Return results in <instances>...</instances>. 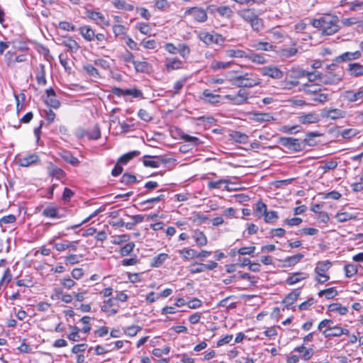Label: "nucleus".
I'll list each match as a JSON object with an SVG mask.
<instances>
[{
    "label": "nucleus",
    "instance_id": "1",
    "mask_svg": "<svg viewBox=\"0 0 363 363\" xmlns=\"http://www.w3.org/2000/svg\"><path fill=\"white\" fill-rule=\"evenodd\" d=\"M338 18L336 16L327 14L312 21L314 28H320L325 35H333L339 30Z\"/></svg>",
    "mask_w": 363,
    "mask_h": 363
},
{
    "label": "nucleus",
    "instance_id": "2",
    "mask_svg": "<svg viewBox=\"0 0 363 363\" xmlns=\"http://www.w3.org/2000/svg\"><path fill=\"white\" fill-rule=\"evenodd\" d=\"M233 84L238 87L252 88L262 83L261 79L254 73H244L235 76L233 79Z\"/></svg>",
    "mask_w": 363,
    "mask_h": 363
},
{
    "label": "nucleus",
    "instance_id": "3",
    "mask_svg": "<svg viewBox=\"0 0 363 363\" xmlns=\"http://www.w3.org/2000/svg\"><path fill=\"white\" fill-rule=\"evenodd\" d=\"M199 39L206 45H216L220 47L224 46L225 38L217 33H208L204 30L198 33Z\"/></svg>",
    "mask_w": 363,
    "mask_h": 363
},
{
    "label": "nucleus",
    "instance_id": "4",
    "mask_svg": "<svg viewBox=\"0 0 363 363\" xmlns=\"http://www.w3.org/2000/svg\"><path fill=\"white\" fill-rule=\"evenodd\" d=\"M332 267V263L328 261L318 262L315 268V272L316 274V278L318 282L325 283L329 279V276L327 274V272Z\"/></svg>",
    "mask_w": 363,
    "mask_h": 363
},
{
    "label": "nucleus",
    "instance_id": "5",
    "mask_svg": "<svg viewBox=\"0 0 363 363\" xmlns=\"http://www.w3.org/2000/svg\"><path fill=\"white\" fill-rule=\"evenodd\" d=\"M279 143L286 148L292 151L298 152L303 149L302 143L300 142V140L297 138L281 137L279 138Z\"/></svg>",
    "mask_w": 363,
    "mask_h": 363
},
{
    "label": "nucleus",
    "instance_id": "6",
    "mask_svg": "<svg viewBox=\"0 0 363 363\" xmlns=\"http://www.w3.org/2000/svg\"><path fill=\"white\" fill-rule=\"evenodd\" d=\"M260 73L264 77H268L274 79H280L283 77V72L277 66H265L259 69Z\"/></svg>",
    "mask_w": 363,
    "mask_h": 363
},
{
    "label": "nucleus",
    "instance_id": "7",
    "mask_svg": "<svg viewBox=\"0 0 363 363\" xmlns=\"http://www.w3.org/2000/svg\"><path fill=\"white\" fill-rule=\"evenodd\" d=\"M248 96V91L245 89H240L236 94H228L225 96V98L233 101L235 105H241L247 102Z\"/></svg>",
    "mask_w": 363,
    "mask_h": 363
},
{
    "label": "nucleus",
    "instance_id": "8",
    "mask_svg": "<svg viewBox=\"0 0 363 363\" xmlns=\"http://www.w3.org/2000/svg\"><path fill=\"white\" fill-rule=\"evenodd\" d=\"M323 117L330 120H337L344 118L346 116V111L340 108H325L322 111Z\"/></svg>",
    "mask_w": 363,
    "mask_h": 363
},
{
    "label": "nucleus",
    "instance_id": "9",
    "mask_svg": "<svg viewBox=\"0 0 363 363\" xmlns=\"http://www.w3.org/2000/svg\"><path fill=\"white\" fill-rule=\"evenodd\" d=\"M298 121L304 125L313 124L320 121V116L315 112L302 113L298 116Z\"/></svg>",
    "mask_w": 363,
    "mask_h": 363
},
{
    "label": "nucleus",
    "instance_id": "10",
    "mask_svg": "<svg viewBox=\"0 0 363 363\" xmlns=\"http://www.w3.org/2000/svg\"><path fill=\"white\" fill-rule=\"evenodd\" d=\"M86 16L101 27L110 26L109 21L100 12L89 10L86 11Z\"/></svg>",
    "mask_w": 363,
    "mask_h": 363
},
{
    "label": "nucleus",
    "instance_id": "11",
    "mask_svg": "<svg viewBox=\"0 0 363 363\" xmlns=\"http://www.w3.org/2000/svg\"><path fill=\"white\" fill-rule=\"evenodd\" d=\"M341 96L349 102H357L363 99V87L354 91L353 90L345 91L342 93Z\"/></svg>",
    "mask_w": 363,
    "mask_h": 363
},
{
    "label": "nucleus",
    "instance_id": "12",
    "mask_svg": "<svg viewBox=\"0 0 363 363\" xmlns=\"http://www.w3.org/2000/svg\"><path fill=\"white\" fill-rule=\"evenodd\" d=\"M4 58L7 66L9 67H13L15 62H23L27 60L26 55L22 54L16 55L14 52L11 51L5 54Z\"/></svg>",
    "mask_w": 363,
    "mask_h": 363
},
{
    "label": "nucleus",
    "instance_id": "13",
    "mask_svg": "<svg viewBox=\"0 0 363 363\" xmlns=\"http://www.w3.org/2000/svg\"><path fill=\"white\" fill-rule=\"evenodd\" d=\"M46 96L44 99L45 103L53 108H58L60 106V101L56 98V94L55 91L52 89H48L45 91Z\"/></svg>",
    "mask_w": 363,
    "mask_h": 363
},
{
    "label": "nucleus",
    "instance_id": "14",
    "mask_svg": "<svg viewBox=\"0 0 363 363\" xmlns=\"http://www.w3.org/2000/svg\"><path fill=\"white\" fill-rule=\"evenodd\" d=\"M349 330L347 329L341 328L340 326L328 327L323 331V335L325 337H340L342 335H348Z\"/></svg>",
    "mask_w": 363,
    "mask_h": 363
},
{
    "label": "nucleus",
    "instance_id": "15",
    "mask_svg": "<svg viewBox=\"0 0 363 363\" xmlns=\"http://www.w3.org/2000/svg\"><path fill=\"white\" fill-rule=\"evenodd\" d=\"M361 56L362 53L359 50L354 52H345L342 55H340L339 56L336 57L334 61L336 62H348L359 59Z\"/></svg>",
    "mask_w": 363,
    "mask_h": 363
},
{
    "label": "nucleus",
    "instance_id": "16",
    "mask_svg": "<svg viewBox=\"0 0 363 363\" xmlns=\"http://www.w3.org/2000/svg\"><path fill=\"white\" fill-rule=\"evenodd\" d=\"M186 13L191 16L198 22H205L207 19V13L203 9L191 8Z\"/></svg>",
    "mask_w": 363,
    "mask_h": 363
},
{
    "label": "nucleus",
    "instance_id": "17",
    "mask_svg": "<svg viewBox=\"0 0 363 363\" xmlns=\"http://www.w3.org/2000/svg\"><path fill=\"white\" fill-rule=\"evenodd\" d=\"M39 160V156L33 153L20 158L18 160V164L21 167H28L38 163Z\"/></svg>",
    "mask_w": 363,
    "mask_h": 363
},
{
    "label": "nucleus",
    "instance_id": "18",
    "mask_svg": "<svg viewBox=\"0 0 363 363\" xmlns=\"http://www.w3.org/2000/svg\"><path fill=\"white\" fill-rule=\"evenodd\" d=\"M230 182L228 179H220L218 181H211L208 183V188L210 189H221L223 185L224 186V189L227 191L235 190V188L230 187Z\"/></svg>",
    "mask_w": 363,
    "mask_h": 363
},
{
    "label": "nucleus",
    "instance_id": "19",
    "mask_svg": "<svg viewBox=\"0 0 363 363\" xmlns=\"http://www.w3.org/2000/svg\"><path fill=\"white\" fill-rule=\"evenodd\" d=\"M220 96L211 93L208 89H206L202 92L200 99L206 103L216 104L220 102Z\"/></svg>",
    "mask_w": 363,
    "mask_h": 363
},
{
    "label": "nucleus",
    "instance_id": "20",
    "mask_svg": "<svg viewBox=\"0 0 363 363\" xmlns=\"http://www.w3.org/2000/svg\"><path fill=\"white\" fill-rule=\"evenodd\" d=\"M225 57L228 58H245L247 51L239 49L238 48H232L224 51Z\"/></svg>",
    "mask_w": 363,
    "mask_h": 363
},
{
    "label": "nucleus",
    "instance_id": "21",
    "mask_svg": "<svg viewBox=\"0 0 363 363\" xmlns=\"http://www.w3.org/2000/svg\"><path fill=\"white\" fill-rule=\"evenodd\" d=\"M342 74L340 73L333 74L332 72H328L327 74H322V82L325 84H336L341 81Z\"/></svg>",
    "mask_w": 363,
    "mask_h": 363
},
{
    "label": "nucleus",
    "instance_id": "22",
    "mask_svg": "<svg viewBox=\"0 0 363 363\" xmlns=\"http://www.w3.org/2000/svg\"><path fill=\"white\" fill-rule=\"evenodd\" d=\"M347 71L349 74L353 77L363 76V65L357 62L350 63L348 65Z\"/></svg>",
    "mask_w": 363,
    "mask_h": 363
},
{
    "label": "nucleus",
    "instance_id": "23",
    "mask_svg": "<svg viewBox=\"0 0 363 363\" xmlns=\"http://www.w3.org/2000/svg\"><path fill=\"white\" fill-rule=\"evenodd\" d=\"M250 46L256 50L262 51H272L274 50L275 46L268 42H264L260 40L253 41Z\"/></svg>",
    "mask_w": 363,
    "mask_h": 363
},
{
    "label": "nucleus",
    "instance_id": "24",
    "mask_svg": "<svg viewBox=\"0 0 363 363\" xmlns=\"http://www.w3.org/2000/svg\"><path fill=\"white\" fill-rule=\"evenodd\" d=\"M245 59L258 65H264L267 62V60L263 55L255 53L252 50L247 52Z\"/></svg>",
    "mask_w": 363,
    "mask_h": 363
},
{
    "label": "nucleus",
    "instance_id": "25",
    "mask_svg": "<svg viewBox=\"0 0 363 363\" xmlns=\"http://www.w3.org/2000/svg\"><path fill=\"white\" fill-rule=\"evenodd\" d=\"M114 93L118 95L133 96L135 98L141 97L143 96L142 91L135 88L127 89H116Z\"/></svg>",
    "mask_w": 363,
    "mask_h": 363
},
{
    "label": "nucleus",
    "instance_id": "26",
    "mask_svg": "<svg viewBox=\"0 0 363 363\" xmlns=\"http://www.w3.org/2000/svg\"><path fill=\"white\" fill-rule=\"evenodd\" d=\"M165 67L167 72L174 69H179L182 67V62L177 58H167L165 60Z\"/></svg>",
    "mask_w": 363,
    "mask_h": 363
},
{
    "label": "nucleus",
    "instance_id": "27",
    "mask_svg": "<svg viewBox=\"0 0 363 363\" xmlns=\"http://www.w3.org/2000/svg\"><path fill=\"white\" fill-rule=\"evenodd\" d=\"M80 34L87 41L94 40L95 33L93 29L89 26H83L79 28Z\"/></svg>",
    "mask_w": 363,
    "mask_h": 363
},
{
    "label": "nucleus",
    "instance_id": "28",
    "mask_svg": "<svg viewBox=\"0 0 363 363\" xmlns=\"http://www.w3.org/2000/svg\"><path fill=\"white\" fill-rule=\"evenodd\" d=\"M308 277V274H307L306 273L296 272V273H294V274L290 275L286 279V281L289 285H294V284L298 283V281L303 280Z\"/></svg>",
    "mask_w": 363,
    "mask_h": 363
},
{
    "label": "nucleus",
    "instance_id": "29",
    "mask_svg": "<svg viewBox=\"0 0 363 363\" xmlns=\"http://www.w3.org/2000/svg\"><path fill=\"white\" fill-rule=\"evenodd\" d=\"M238 16L244 21L250 23L257 15L256 14L255 9H245L238 11Z\"/></svg>",
    "mask_w": 363,
    "mask_h": 363
},
{
    "label": "nucleus",
    "instance_id": "30",
    "mask_svg": "<svg viewBox=\"0 0 363 363\" xmlns=\"http://www.w3.org/2000/svg\"><path fill=\"white\" fill-rule=\"evenodd\" d=\"M48 172L50 177H55L57 179H62L65 174L62 169L55 166L52 164H50L48 167Z\"/></svg>",
    "mask_w": 363,
    "mask_h": 363
},
{
    "label": "nucleus",
    "instance_id": "31",
    "mask_svg": "<svg viewBox=\"0 0 363 363\" xmlns=\"http://www.w3.org/2000/svg\"><path fill=\"white\" fill-rule=\"evenodd\" d=\"M330 312H334L339 315H345L348 312L347 307L342 306L339 303H331L328 308Z\"/></svg>",
    "mask_w": 363,
    "mask_h": 363
},
{
    "label": "nucleus",
    "instance_id": "32",
    "mask_svg": "<svg viewBox=\"0 0 363 363\" xmlns=\"http://www.w3.org/2000/svg\"><path fill=\"white\" fill-rule=\"evenodd\" d=\"M111 3L118 9L131 11L134 9L133 6L128 4L125 0H112Z\"/></svg>",
    "mask_w": 363,
    "mask_h": 363
},
{
    "label": "nucleus",
    "instance_id": "33",
    "mask_svg": "<svg viewBox=\"0 0 363 363\" xmlns=\"http://www.w3.org/2000/svg\"><path fill=\"white\" fill-rule=\"evenodd\" d=\"M300 291L296 289L289 294L283 301L287 308L291 306L298 298Z\"/></svg>",
    "mask_w": 363,
    "mask_h": 363
},
{
    "label": "nucleus",
    "instance_id": "34",
    "mask_svg": "<svg viewBox=\"0 0 363 363\" xmlns=\"http://www.w3.org/2000/svg\"><path fill=\"white\" fill-rule=\"evenodd\" d=\"M178 252L185 260L191 259L197 257V252L191 248L179 250H178Z\"/></svg>",
    "mask_w": 363,
    "mask_h": 363
},
{
    "label": "nucleus",
    "instance_id": "35",
    "mask_svg": "<svg viewBox=\"0 0 363 363\" xmlns=\"http://www.w3.org/2000/svg\"><path fill=\"white\" fill-rule=\"evenodd\" d=\"M43 216L47 217V218H60L62 216L59 215L58 210L55 206H49L46 207L43 213Z\"/></svg>",
    "mask_w": 363,
    "mask_h": 363
},
{
    "label": "nucleus",
    "instance_id": "36",
    "mask_svg": "<svg viewBox=\"0 0 363 363\" xmlns=\"http://www.w3.org/2000/svg\"><path fill=\"white\" fill-rule=\"evenodd\" d=\"M304 257L303 254L298 253L297 255L287 257L284 260V266L285 267H292L299 262L302 258Z\"/></svg>",
    "mask_w": 363,
    "mask_h": 363
},
{
    "label": "nucleus",
    "instance_id": "37",
    "mask_svg": "<svg viewBox=\"0 0 363 363\" xmlns=\"http://www.w3.org/2000/svg\"><path fill=\"white\" fill-rule=\"evenodd\" d=\"M233 64V62H221V61L213 60L211 63L210 67L213 70L216 71V70L230 68Z\"/></svg>",
    "mask_w": 363,
    "mask_h": 363
},
{
    "label": "nucleus",
    "instance_id": "38",
    "mask_svg": "<svg viewBox=\"0 0 363 363\" xmlns=\"http://www.w3.org/2000/svg\"><path fill=\"white\" fill-rule=\"evenodd\" d=\"M289 73L290 77L298 79L306 77L307 74V71L300 68L299 67H294L289 70Z\"/></svg>",
    "mask_w": 363,
    "mask_h": 363
},
{
    "label": "nucleus",
    "instance_id": "39",
    "mask_svg": "<svg viewBox=\"0 0 363 363\" xmlns=\"http://www.w3.org/2000/svg\"><path fill=\"white\" fill-rule=\"evenodd\" d=\"M169 255L166 253H160L152 258L151 266L153 267H159L166 261Z\"/></svg>",
    "mask_w": 363,
    "mask_h": 363
},
{
    "label": "nucleus",
    "instance_id": "40",
    "mask_svg": "<svg viewBox=\"0 0 363 363\" xmlns=\"http://www.w3.org/2000/svg\"><path fill=\"white\" fill-rule=\"evenodd\" d=\"M335 218L338 222L343 223L350 220H354L357 218V216L353 215L349 212H340L337 213Z\"/></svg>",
    "mask_w": 363,
    "mask_h": 363
},
{
    "label": "nucleus",
    "instance_id": "41",
    "mask_svg": "<svg viewBox=\"0 0 363 363\" xmlns=\"http://www.w3.org/2000/svg\"><path fill=\"white\" fill-rule=\"evenodd\" d=\"M252 119L257 122L270 121L274 119L270 113H254Z\"/></svg>",
    "mask_w": 363,
    "mask_h": 363
},
{
    "label": "nucleus",
    "instance_id": "42",
    "mask_svg": "<svg viewBox=\"0 0 363 363\" xmlns=\"http://www.w3.org/2000/svg\"><path fill=\"white\" fill-rule=\"evenodd\" d=\"M193 237L199 246L202 247L207 244V238L203 232L196 230L194 233Z\"/></svg>",
    "mask_w": 363,
    "mask_h": 363
},
{
    "label": "nucleus",
    "instance_id": "43",
    "mask_svg": "<svg viewBox=\"0 0 363 363\" xmlns=\"http://www.w3.org/2000/svg\"><path fill=\"white\" fill-rule=\"evenodd\" d=\"M298 50L296 48H282L279 51V54L281 57L289 58L296 55Z\"/></svg>",
    "mask_w": 363,
    "mask_h": 363
},
{
    "label": "nucleus",
    "instance_id": "44",
    "mask_svg": "<svg viewBox=\"0 0 363 363\" xmlns=\"http://www.w3.org/2000/svg\"><path fill=\"white\" fill-rule=\"evenodd\" d=\"M62 44L71 52H77L79 48V45L77 42L72 38L65 39L63 40Z\"/></svg>",
    "mask_w": 363,
    "mask_h": 363
},
{
    "label": "nucleus",
    "instance_id": "45",
    "mask_svg": "<svg viewBox=\"0 0 363 363\" xmlns=\"http://www.w3.org/2000/svg\"><path fill=\"white\" fill-rule=\"evenodd\" d=\"M231 139L240 143H245L247 140V135L239 131L232 133L230 135Z\"/></svg>",
    "mask_w": 363,
    "mask_h": 363
},
{
    "label": "nucleus",
    "instance_id": "46",
    "mask_svg": "<svg viewBox=\"0 0 363 363\" xmlns=\"http://www.w3.org/2000/svg\"><path fill=\"white\" fill-rule=\"evenodd\" d=\"M139 154H140V152L137 151V150H134V151L130 152L127 154H125L119 158L118 163L125 164H127V162L128 161L132 160L133 157L138 156Z\"/></svg>",
    "mask_w": 363,
    "mask_h": 363
},
{
    "label": "nucleus",
    "instance_id": "47",
    "mask_svg": "<svg viewBox=\"0 0 363 363\" xmlns=\"http://www.w3.org/2000/svg\"><path fill=\"white\" fill-rule=\"evenodd\" d=\"M216 11L222 17L230 18L232 16L233 12L232 9L228 6H221L216 9Z\"/></svg>",
    "mask_w": 363,
    "mask_h": 363
},
{
    "label": "nucleus",
    "instance_id": "48",
    "mask_svg": "<svg viewBox=\"0 0 363 363\" xmlns=\"http://www.w3.org/2000/svg\"><path fill=\"white\" fill-rule=\"evenodd\" d=\"M133 65L135 70L140 72H146L150 68L149 64L145 61H135Z\"/></svg>",
    "mask_w": 363,
    "mask_h": 363
},
{
    "label": "nucleus",
    "instance_id": "49",
    "mask_svg": "<svg viewBox=\"0 0 363 363\" xmlns=\"http://www.w3.org/2000/svg\"><path fill=\"white\" fill-rule=\"evenodd\" d=\"M337 294V291L333 287L329 288L325 290H322V291H319V293H318V296L320 297L325 296L326 297V298H328V299L334 298Z\"/></svg>",
    "mask_w": 363,
    "mask_h": 363
},
{
    "label": "nucleus",
    "instance_id": "50",
    "mask_svg": "<svg viewBox=\"0 0 363 363\" xmlns=\"http://www.w3.org/2000/svg\"><path fill=\"white\" fill-rule=\"evenodd\" d=\"M252 28L255 31H259L262 29L264 24L262 20L257 16L250 22Z\"/></svg>",
    "mask_w": 363,
    "mask_h": 363
},
{
    "label": "nucleus",
    "instance_id": "51",
    "mask_svg": "<svg viewBox=\"0 0 363 363\" xmlns=\"http://www.w3.org/2000/svg\"><path fill=\"white\" fill-rule=\"evenodd\" d=\"M345 276L347 277H352L357 273V267L352 264H346L344 267Z\"/></svg>",
    "mask_w": 363,
    "mask_h": 363
},
{
    "label": "nucleus",
    "instance_id": "52",
    "mask_svg": "<svg viewBox=\"0 0 363 363\" xmlns=\"http://www.w3.org/2000/svg\"><path fill=\"white\" fill-rule=\"evenodd\" d=\"M82 255L71 254L65 257V262L67 265H74L79 262Z\"/></svg>",
    "mask_w": 363,
    "mask_h": 363
},
{
    "label": "nucleus",
    "instance_id": "53",
    "mask_svg": "<svg viewBox=\"0 0 363 363\" xmlns=\"http://www.w3.org/2000/svg\"><path fill=\"white\" fill-rule=\"evenodd\" d=\"M142 330L141 327L138 325L128 326L123 328L124 333L130 337L135 336L139 331Z\"/></svg>",
    "mask_w": 363,
    "mask_h": 363
},
{
    "label": "nucleus",
    "instance_id": "54",
    "mask_svg": "<svg viewBox=\"0 0 363 363\" xmlns=\"http://www.w3.org/2000/svg\"><path fill=\"white\" fill-rule=\"evenodd\" d=\"M135 247V243L133 242L127 243L125 246L121 248L120 254L122 257H125L130 255Z\"/></svg>",
    "mask_w": 363,
    "mask_h": 363
},
{
    "label": "nucleus",
    "instance_id": "55",
    "mask_svg": "<svg viewBox=\"0 0 363 363\" xmlns=\"http://www.w3.org/2000/svg\"><path fill=\"white\" fill-rule=\"evenodd\" d=\"M205 271L204 264L202 263H194L189 267V272L191 274H198Z\"/></svg>",
    "mask_w": 363,
    "mask_h": 363
},
{
    "label": "nucleus",
    "instance_id": "56",
    "mask_svg": "<svg viewBox=\"0 0 363 363\" xmlns=\"http://www.w3.org/2000/svg\"><path fill=\"white\" fill-rule=\"evenodd\" d=\"M72 332L67 335L69 340L73 342H77L80 340V336L79 335V328L76 326L71 327Z\"/></svg>",
    "mask_w": 363,
    "mask_h": 363
},
{
    "label": "nucleus",
    "instance_id": "57",
    "mask_svg": "<svg viewBox=\"0 0 363 363\" xmlns=\"http://www.w3.org/2000/svg\"><path fill=\"white\" fill-rule=\"evenodd\" d=\"M178 51L177 53H179L181 56L184 58H186L190 54V48L189 46L184 43H180L178 45Z\"/></svg>",
    "mask_w": 363,
    "mask_h": 363
},
{
    "label": "nucleus",
    "instance_id": "58",
    "mask_svg": "<svg viewBox=\"0 0 363 363\" xmlns=\"http://www.w3.org/2000/svg\"><path fill=\"white\" fill-rule=\"evenodd\" d=\"M330 99V95L325 93H318L315 94L312 100L315 102L325 103Z\"/></svg>",
    "mask_w": 363,
    "mask_h": 363
},
{
    "label": "nucleus",
    "instance_id": "59",
    "mask_svg": "<svg viewBox=\"0 0 363 363\" xmlns=\"http://www.w3.org/2000/svg\"><path fill=\"white\" fill-rule=\"evenodd\" d=\"M137 29L144 35H150L151 32V28L150 26L145 23H139L136 25Z\"/></svg>",
    "mask_w": 363,
    "mask_h": 363
},
{
    "label": "nucleus",
    "instance_id": "60",
    "mask_svg": "<svg viewBox=\"0 0 363 363\" xmlns=\"http://www.w3.org/2000/svg\"><path fill=\"white\" fill-rule=\"evenodd\" d=\"M83 69L87 74L92 77H97L99 75L98 70L92 65H85L83 66Z\"/></svg>",
    "mask_w": 363,
    "mask_h": 363
},
{
    "label": "nucleus",
    "instance_id": "61",
    "mask_svg": "<svg viewBox=\"0 0 363 363\" xmlns=\"http://www.w3.org/2000/svg\"><path fill=\"white\" fill-rule=\"evenodd\" d=\"M264 216L266 223H272L279 218L278 213L275 211H267Z\"/></svg>",
    "mask_w": 363,
    "mask_h": 363
},
{
    "label": "nucleus",
    "instance_id": "62",
    "mask_svg": "<svg viewBox=\"0 0 363 363\" xmlns=\"http://www.w3.org/2000/svg\"><path fill=\"white\" fill-rule=\"evenodd\" d=\"M121 60L125 62V63H132L133 65L134 64L135 62V60H134V56L133 55L126 50L124 53H123L121 55Z\"/></svg>",
    "mask_w": 363,
    "mask_h": 363
},
{
    "label": "nucleus",
    "instance_id": "63",
    "mask_svg": "<svg viewBox=\"0 0 363 363\" xmlns=\"http://www.w3.org/2000/svg\"><path fill=\"white\" fill-rule=\"evenodd\" d=\"M59 28L66 31H74L76 29L74 25L67 21H61L59 23Z\"/></svg>",
    "mask_w": 363,
    "mask_h": 363
},
{
    "label": "nucleus",
    "instance_id": "64",
    "mask_svg": "<svg viewBox=\"0 0 363 363\" xmlns=\"http://www.w3.org/2000/svg\"><path fill=\"white\" fill-rule=\"evenodd\" d=\"M113 32L116 36L124 35L127 36L125 33V28L123 25H115L113 26Z\"/></svg>",
    "mask_w": 363,
    "mask_h": 363
}]
</instances>
